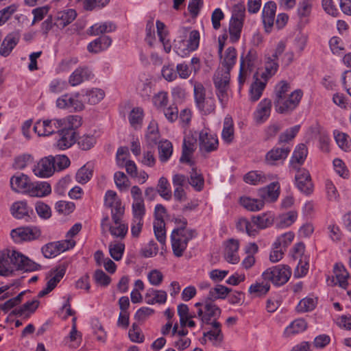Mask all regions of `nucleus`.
Instances as JSON below:
<instances>
[{"mask_svg": "<svg viewBox=\"0 0 351 351\" xmlns=\"http://www.w3.org/2000/svg\"><path fill=\"white\" fill-rule=\"evenodd\" d=\"M173 154L172 143L168 140L158 143V157L162 162H167Z\"/></svg>", "mask_w": 351, "mask_h": 351, "instance_id": "603ef678", "label": "nucleus"}, {"mask_svg": "<svg viewBox=\"0 0 351 351\" xmlns=\"http://www.w3.org/2000/svg\"><path fill=\"white\" fill-rule=\"evenodd\" d=\"M112 44V39L108 36H100L90 42L87 49L90 53H98L106 50Z\"/></svg>", "mask_w": 351, "mask_h": 351, "instance_id": "72a5a7b5", "label": "nucleus"}, {"mask_svg": "<svg viewBox=\"0 0 351 351\" xmlns=\"http://www.w3.org/2000/svg\"><path fill=\"white\" fill-rule=\"evenodd\" d=\"M34 174L38 178H47L54 173L52 156L42 158L32 168Z\"/></svg>", "mask_w": 351, "mask_h": 351, "instance_id": "4468645a", "label": "nucleus"}, {"mask_svg": "<svg viewBox=\"0 0 351 351\" xmlns=\"http://www.w3.org/2000/svg\"><path fill=\"white\" fill-rule=\"evenodd\" d=\"M190 185L197 191H200L204 188V180L202 175L194 167L190 172V177L188 180Z\"/></svg>", "mask_w": 351, "mask_h": 351, "instance_id": "4d7b16f0", "label": "nucleus"}, {"mask_svg": "<svg viewBox=\"0 0 351 351\" xmlns=\"http://www.w3.org/2000/svg\"><path fill=\"white\" fill-rule=\"evenodd\" d=\"M196 141V138L192 134H188L184 137L180 162L191 163V156L195 149Z\"/></svg>", "mask_w": 351, "mask_h": 351, "instance_id": "bb28decb", "label": "nucleus"}, {"mask_svg": "<svg viewBox=\"0 0 351 351\" xmlns=\"http://www.w3.org/2000/svg\"><path fill=\"white\" fill-rule=\"evenodd\" d=\"M196 106L202 114L207 115L215 112V100L212 96L205 95V89L201 83L195 82L193 86Z\"/></svg>", "mask_w": 351, "mask_h": 351, "instance_id": "39448f33", "label": "nucleus"}, {"mask_svg": "<svg viewBox=\"0 0 351 351\" xmlns=\"http://www.w3.org/2000/svg\"><path fill=\"white\" fill-rule=\"evenodd\" d=\"M229 80L230 77L226 73L222 77L215 75L214 83L217 88V95L223 108L226 106L228 101V85Z\"/></svg>", "mask_w": 351, "mask_h": 351, "instance_id": "2eb2a0df", "label": "nucleus"}, {"mask_svg": "<svg viewBox=\"0 0 351 351\" xmlns=\"http://www.w3.org/2000/svg\"><path fill=\"white\" fill-rule=\"evenodd\" d=\"M308 154V149L307 147L304 144H299L296 146L291 159V162L292 165L296 168L297 165H302L307 156Z\"/></svg>", "mask_w": 351, "mask_h": 351, "instance_id": "37998d69", "label": "nucleus"}, {"mask_svg": "<svg viewBox=\"0 0 351 351\" xmlns=\"http://www.w3.org/2000/svg\"><path fill=\"white\" fill-rule=\"evenodd\" d=\"M254 223L259 230L267 228L270 226L274 221L273 215L269 213H263L252 217Z\"/></svg>", "mask_w": 351, "mask_h": 351, "instance_id": "052dcab7", "label": "nucleus"}, {"mask_svg": "<svg viewBox=\"0 0 351 351\" xmlns=\"http://www.w3.org/2000/svg\"><path fill=\"white\" fill-rule=\"evenodd\" d=\"M92 71L86 66L77 68L69 77V84L72 86H76L84 81L93 78Z\"/></svg>", "mask_w": 351, "mask_h": 351, "instance_id": "393cba45", "label": "nucleus"}, {"mask_svg": "<svg viewBox=\"0 0 351 351\" xmlns=\"http://www.w3.org/2000/svg\"><path fill=\"white\" fill-rule=\"evenodd\" d=\"M302 96V90L296 89L280 101H274L276 110L280 114L290 113L299 106Z\"/></svg>", "mask_w": 351, "mask_h": 351, "instance_id": "6e6552de", "label": "nucleus"}, {"mask_svg": "<svg viewBox=\"0 0 351 351\" xmlns=\"http://www.w3.org/2000/svg\"><path fill=\"white\" fill-rule=\"evenodd\" d=\"M80 96V93L64 94L57 99L56 107L60 109L72 108L75 111H81L84 106Z\"/></svg>", "mask_w": 351, "mask_h": 351, "instance_id": "9b49d317", "label": "nucleus"}, {"mask_svg": "<svg viewBox=\"0 0 351 351\" xmlns=\"http://www.w3.org/2000/svg\"><path fill=\"white\" fill-rule=\"evenodd\" d=\"M245 8L241 5H237L233 9L228 28L230 40L232 43H237L240 39L245 19Z\"/></svg>", "mask_w": 351, "mask_h": 351, "instance_id": "423d86ee", "label": "nucleus"}, {"mask_svg": "<svg viewBox=\"0 0 351 351\" xmlns=\"http://www.w3.org/2000/svg\"><path fill=\"white\" fill-rule=\"evenodd\" d=\"M179 34L174 44V51L178 56L185 57L198 48L200 40L199 31L182 27Z\"/></svg>", "mask_w": 351, "mask_h": 351, "instance_id": "f03ea898", "label": "nucleus"}, {"mask_svg": "<svg viewBox=\"0 0 351 351\" xmlns=\"http://www.w3.org/2000/svg\"><path fill=\"white\" fill-rule=\"evenodd\" d=\"M334 137L337 144L342 150L345 152L350 150L351 139L348 134L335 130L334 132Z\"/></svg>", "mask_w": 351, "mask_h": 351, "instance_id": "e2e57ef3", "label": "nucleus"}, {"mask_svg": "<svg viewBox=\"0 0 351 351\" xmlns=\"http://www.w3.org/2000/svg\"><path fill=\"white\" fill-rule=\"evenodd\" d=\"M291 269L289 266L279 264L266 269L261 274V278L267 280L276 287L285 285L291 276Z\"/></svg>", "mask_w": 351, "mask_h": 351, "instance_id": "7ed1b4c3", "label": "nucleus"}, {"mask_svg": "<svg viewBox=\"0 0 351 351\" xmlns=\"http://www.w3.org/2000/svg\"><path fill=\"white\" fill-rule=\"evenodd\" d=\"M333 271L338 285L343 289L348 287L349 273L342 263H336L334 265Z\"/></svg>", "mask_w": 351, "mask_h": 351, "instance_id": "f704fd0d", "label": "nucleus"}, {"mask_svg": "<svg viewBox=\"0 0 351 351\" xmlns=\"http://www.w3.org/2000/svg\"><path fill=\"white\" fill-rule=\"evenodd\" d=\"M128 337L133 343H141L145 341V336L136 323H133L129 329Z\"/></svg>", "mask_w": 351, "mask_h": 351, "instance_id": "0e129e2a", "label": "nucleus"}, {"mask_svg": "<svg viewBox=\"0 0 351 351\" xmlns=\"http://www.w3.org/2000/svg\"><path fill=\"white\" fill-rule=\"evenodd\" d=\"M287 243H274L269 254V261L277 263L282 259L287 249Z\"/></svg>", "mask_w": 351, "mask_h": 351, "instance_id": "6e6d98bb", "label": "nucleus"}, {"mask_svg": "<svg viewBox=\"0 0 351 351\" xmlns=\"http://www.w3.org/2000/svg\"><path fill=\"white\" fill-rule=\"evenodd\" d=\"M276 12V4L274 1H268L263 7L262 20L265 31L271 32L274 24Z\"/></svg>", "mask_w": 351, "mask_h": 351, "instance_id": "412c9836", "label": "nucleus"}, {"mask_svg": "<svg viewBox=\"0 0 351 351\" xmlns=\"http://www.w3.org/2000/svg\"><path fill=\"white\" fill-rule=\"evenodd\" d=\"M297 217L298 213L293 210L282 214L278 218V226L280 228L290 226L295 221Z\"/></svg>", "mask_w": 351, "mask_h": 351, "instance_id": "338daca9", "label": "nucleus"}, {"mask_svg": "<svg viewBox=\"0 0 351 351\" xmlns=\"http://www.w3.org/2000/svg\"><path fill=\"white\" fill-rule=\"evenodd\" d=\"M270 288L271 285L269 282L267 280H263L262 278V280H258L254 283L252 284L248 289V292L256 296H262L266 295Z\"/></svg>", "mask_w": 351, "mask_h": 351, "instance_id": "79ce46f5", "label": "nucleus"}, {"mask_svg": "<svg viewBox=\"0 0 351 351\" xmlns=\"http://www.w3.org/2000/svg\"><path fill=\"white\" fill-rule=\"evenodd\" d=\"M237 228L249 236H255L258 234L259 229L257 228L253 220H247L245 218H240L237 222Z\"/></svg>", "mask_w": 351, "mask_h": 351, "instance_id": "a18cd8bd", "label": "nucleus"}, {"mask_svg": "<svg viewBox=\"0 0 351 351\" xmlns=\"http://www.w3.org/2000/svg\"><path fill=\"white\" fill-rule=\"evenodd\" d=\"M222 140L226 143H230L234 139V124L231 117L226 116L223 121L221 132Z\"/></svg>", "mask_w": 351, "mask_h": 351, "instance_id": "3c124183", "label": "nucleus"}, {"mask_svg": "<svg viewBox=\"0 0 351 351\" xmlns=\"http://www.w3.org/2000/svg\"><path fill=\"white\" fill-rule=\"evenodd\" d=\"M157 191L165 200L171 199L172 197L171 189L170 184L166 178L161 177L159 179L157 185Z\"/></svg>", "mask_w": 351, "mask_h": 351, "instance_id": "13d9d810", "label": "nucleus"}, {"mask_svg": "<svg viewBox=\"0 0 351 351\" xmlns=\"http://www.w3.org/2000/svg\"><path fill=\"white\" fill-rule=\"evenodd\" d=\"M114 226L109 228L110 234L117 239H123L128 233V226L127 224L121 223V220L117 223L115 222Z\"/></svg>", "mask_w": 351, "mask_h": 351, "instance_id": "69168bd1", "label": "nucleus"}, {"mask_svg": "<svg viewBox=\"0 0 351 351\" xmlns=\"http://www.w3.org/2000/svg\"><path fill=\"white\" fill-rule=\"evenodd\" d=\"M10 211L14 217L18 219L28 221L34 215V210L25 200L18 201L12 204Z\"/></svg>", "mask_w": 351, "mask_h": 351, "instance_id": "f3484780", "label": "nucleus"}, {"mask_svg": "<svg viewBox=\"0 0 351 351\" xmlns=\"http://www.w3.org/2000/svg\"><path fill=\"white\" fill-rule=\"evenodd\" d=\"M199 149L203 153L216 151L219 146L217 136L208 128H204L199 134Z\"/></svg>", "mask_w": 351, "mask_h": 351, "instance_id": "1a4fd4ad", "label": "nucleus"}, {"mask_svg": "<svg viewBox=\"0 0 351 351\" xmlns=\"http://www.w3.org/2000/svg\"><path fill=\"white\" fill-rule=\"evenodd\" d=\"M41 250L45 258H52L64 252L66 247L64 243H47Z\"/></svg>", "mask_w": 351, "mask_h": 351, "instance_id": "e433bc0d", "label": "nucleus"}, {"mask_svg": "<svg viewBox=\"0 0 351 351\" xmlns=\"http://www.w3.org/2000/svg\"><path fill=\"white\" fill-rule=\"evenodd\" d=\"M38 304L37 300L28 301L21 306L16 308L13 313L18 316L28 315L36 310L38 307Z\"/></svg>", "mask_w": 351, "mask_h": 351, "instance_id": "bf43d9fd", "label": "nucleus"}, {"mask_svg": "<svg viewBox=\"0 0 351 351\" xmlns=\"http://www.w3.org/2000/svg\"><path fill=\"white\" fill-rule=\"evenodd\" d=\"M15 269L34 271L40 270L41 265L14 247L0 249V276H10Z\"/></svg>", "mask_w": 351, "mask_h": 351, "instance_id": "f257e3e1", "label": "nucleus"}, {"mask_svg": "<svg viewBox=\"0 0 351 351\" xmlns=\"http://www.w3.org/2000/svg\"><path fill=\"white\" fill-rule=\"evenodd\" d=\"M313 8V0H300L297 14L301 21L307 22Z\"/></svg>", "mask_w": 351, "mask_h": 351, "instance_id": "de8ad7c7", "label": "nucleus"}, {"mask_svg": "<svg viewBox=\"0 0 351 351\" xmlns=\"http://www.w3.org/2000/svg\"><path fill=\"white\" fill-rule=\"evenodd\" d=\"M116 29V25L111 21L97 23L89 27L88 34L91 36H97L104 33L112 32L115 31Z\"/></svg>", "mask_w": 351, "mask_h": 351, "instance_id": "4c0bfd02", "label": "nucleus"}, {"mask_svg": "<svg viewBox=\"0 0 351 351\" xmlns=\"http://www.w3.org/2000/svg\"><path fill=\"white\" fill-rule=\"evenodd\" d=\"M278 60L272 58L270 56L267 55L266 62L265 64V71H258L260 77L266 80L267 82L269 78L276 74L278 69Z\"/></svg>", "mask_w": 351, "mask_h": 351, "instance_id": "ea45409f", "label": "nucleus"}, {"mask_svg": "<svg viewBox=\"0 0 351 351\" xmlns=\"http://www.w3.org/2000/svg\"><path fill=\"white\" fill-rule=\"evenodd\" d=\"M197 232L189 228H175L171 234V241H189L195 239Z\"/></svg>", "mask_w": 351, "mask_h": 351, "instance_id": "c9c22d12", "label": "nucleus"}, {"mask_svg": "<svg viewBox=\"0 0 351 351\" xmlns=\"http://www.w3.org/2000/svg\"><path fill=\"white\" fill-rule=\"evenodd\" d=\"M104 206L110 209L112 219L116 223L121 219L125 211V207L117 193L108 190L104 195Z\"/></svg>", "mask_w": 351, "mask_h": 351, "instance_id": "0eeeda50", "label": "nucleus"}, {"mask_svg": "<svg viewBox=\"0 0 351 351\" xmlns=\"http://www.w3.org/2000/svg\"><path fill=\"white\" fill-rule=\"evenodd\" d=\"M143 118L144 111L141 107L132 108L128 116L129 123L135 130L140 129L142 127Z\"/></svg>", "mask_w": 351, "mask_h": 351, "instance_id": "49530a36", "label": "nucleus"}, {"mask_svg": "<svg viewBox=\"0 0 351 351\" xmlns=\"http://www.w3.org/2000/svg\"><path fill=\"white\" fill-rule=\"evenodd\" d=\"M51 193V187L47 182H31L27 195L31 197H43Z\"/></svg>", "mask_w": 351, "mask_h": 351, "instance_id": "a878e982", "label": "nucleus"}, {"mask_svg": "<svg viewBox=\"0 0 351 351\" xmlns=\"http://www.w3.org/2000/svg\"><path fill=\"white\" fill-rule=\"evenodd\" d=\"M221 56V67L219 68L215 75L224 76L225 73L230 77V71L237 61V51L233 47H228L223 55Z\"/></svg>", "mask_w": 351, "mask_h": 351, "instance_id": "f8f14e48", "label": "nucleus"}, {"mask_svg": "<svg viewBox=\"0 0 351 351\" xmlns=\"http://www.w3.org/2000/svg\"><path fill=\"white\" fill-rule=\"evenodd\" d=\"M277 178V175L265 173L258 171H251L243 177L245 182L252 185L263 184Z\"/></svg>", "mask_w": 351, "mask_h": 351, "instance_id": "4be33fe9", "label": "nucleus"}, {"mask_svg": "<svg viewBox=\"0 0 351 351\" xmlns=\"http://www.w3.org/2000/svg\"><path fill=\"white\" fill-rule=\"evenodd\" d=\"M239 202L243 208L251 212L259 211L263 208L265 205L263 199L251 198L247 196L241 197Z\"/></svg>", "mask_w": 351, "mask_h": 351, "instance_id": "a19ab883", "label": "nucleus"}, {"mask_svg": "<svg viewBox=\"0 0 351 351\" xmlns=\"http://www.w3.org/2000/svg\"><path fill=\"white\" fill-rule=\"evenodd\" d=\"M239 243H228L224 252V258L227 262L231 264H237L240 258L238 254Z\"/></svg>", "mask_w": 351, "mask_h": 351, "instance_id": "c03bdc74", "label": "nucleus"}, {"mask_svg": "<svg viewBox=\"0 0 351 351\" xmlns=\"http://www.w3.org/2000/svg\"><path fill=\"white\" fill-rule=\"evenodd\" d=\"M75 134V132L72 130H60L56 136L55 146L60 150L71 147L76 141Z\"/></svg>", "mask_w": 351, "mask_h": 351, "instance_id": "a211bd4d", "label": "nucleus"}, {"mask_svg": "<svg viewBox=\"0 0 351 351\" xmlns=\"http://www.w3.org/2000/svg\"><path fill=\"white\" fill-rule=\"evenodd\" d=\"M31 182L29 176L21 173L14 175L10 178V186L12 191L27 195Z\"/></svg>", "mask_w": 351, "mask_h": 351, "instance_id": "5701e85b", "label": "nucleus"}, {"mask_svg": "<svg viewBox=\"0 0 351 351\" xmlns=\"http://www.w3.org/2000/svg\"><path fill=\"white\" fill-rule=\"evenodd\" d=\"M93 173L94 165L91 162H88L77 171L75 180L80 184H85L91 180Z\"/></svg>", "mask_w": 351, "mask_h": 351, "instance_id": "7c9ffc66", "label": "nucleus"}, {"mask_svg": "<svg viewBox=\"0 0 351 351\" xmlns=\"http://www.w3.org/2000/svg\"><path fill=\"white\" fill-rule=\"evenodd\" d=\"M63 130H72L79 128L82 125V118L78 115H69L61 119Z\"/></svg>", "mask_w": 351, "mask_h": 351, "instance_id": "680f3d73", "label": "nucleus"}, {"mask_svg": "<svg viewBox=\"0 0 351 351\" xmlns=\"http://www.w3.org/2000/svg\"><path fill=\"white\" fill-rule=\"evenodd\" d=\"M20 36L17 32H11L3 39L0 47V55L8 56L19 41Z\"/></svg>", "mask_w": 351, "mask_h": 351, "instance_id": "cd10ccee", "label": "nucleus"}, {"mask_svg": "<svg viewBox=\"0 0 351 351\" xmlns=\"http://www.w3.org/2000/svg\"><path fill=\"white\" fill-rule=\"evenodd\" d=\"M62 126L61 119L39 120L36 122L34 130L39 136H46L52 134L56 130L62 129Z\"/></svg>", "mask_w": 351, "mask_h": 351, "instance_id": "9d476101", "label": "nucleus"}, {"mask_svg": "<svg viewBox=\"0 0 351 351\" xmlns=\"http://www.w3.org/2000/svg\"><path fill=\"white\" fill-rule=\"evenodd\" d=\"M82 341V333L71 327L69 334L63 339V343L71 348H77Z\"/></svg>", "mask_w": 351, "mask_h": 351, "instance_id": "5fc2aeb1", "label": "nucleus"}, {"mask_svg": "<svg viewBox=\"0 0 351 351\" xmlns=\"http://www.w3.org/2000/svg\"><path fill=\"white\" fill-rule=\"evenodd\" d=\"M197 308V317L199 319L202 325L213 324L221 315V310L213 301L206 300L195 304Z\"/></svg>", "mask_w": 351, "mask_h": 351, "instance_id": "20e7f679", "label": "nucleus"}, {"mask_svg": "<svg viewBox=\"0 0 351 351\" xmlns=\"http://www.w3.org/2000/svg\"><path fill=\"white\" fill-rule=\"evenodd\" d=\"M40 235V230L36 227H20L13 229L10 232L14 241H28L38 239Z\"/></svg>", "mask_w": 351, "mask_h": 351, "instance_id": "ddd939ff", "label": "nucleus"}, {"mask_svg": "<svg viewBox=\"0 0 351 351\" xmlns=\"http://www.w3.org/2000/svg\"><path fill=\"white\" fill-rule=\"evenodd\" d=\"M146 142L149 145L153 147L159 143L160 134L158 124L155 121H150L145 134Z\"/></svg>", "mask_w": 351, "mask_h": 351, "instance_id": "09e8293b", "label": "nucleus"}, {"mask_svg": "<svg viewBox=\"0 0 351 351\" xmlns=\"http://www.w3.org/2000/svg\"><path fill=\"white\" fill-rule=\"evenodd\" d=\"M317 304V298L314 295H308L302 299L296 306L298 313L309 312L315 309Z\"/></svg>", "mask_w": 351, "mask_h": 351, "instance_id": "8fccbe9b", "label": "nucleus"}, {"mask_svg": "<svg viewBox=\"0 0 351 351\" xmlns=\"http://www.w3.org/2000/svg\"><path fill=\"white\" fill-rule=\"evenodd\" d=\"M211 329L204 332V339L205 341H208L215 346L219 345L223 339L221 331V325L219 322H215L213 324H210Z\"/></svg>", "mask_w": 351, "mask_h": 351, "instance_id": "c85d7f7f", "label": "nucleus"}, {"mask_svg": "<svg viewBox=\"0 0 351 351\" xmlns=\"http://www.w3.org/2000/svg\"><path fill=\"white\" fill-rule=\"evenodd\" d=\"M291 149L289 147H274L265 155V162L269 165H276L283 162L288 156Z\"/></svg>", "mask_w": 351, "mask_h": 351, "instance_id": "b1692460", "label": "nucleus"}, {"mask_svg": "<svg viewBox=\"0 0 351 351\" xmlns=\"http://www.w3.org/2000/svg\"><path fill=\"white\" fill-rule=\"evenodd\" d=\"M167 300V294L163 290L149 289L145 295V301L147 304L154 305L156 304H164Z\"/></svg>", "mask_w": 351, "mask_h": 351, "instance_id": "2f4dec72", "label": "nucleus"}, {"mask_svg": "<svg viewBox=\"0 0 351 351\" xmlns=\"http://www.w3.org/2000/svg\"><path fill=\"white\" fill-rule=\"evenodd\" d=\"M280 191L278 182H273L260 190L261 196L266 201L275 202L278 199Z\"/></svg>", "mask_w": 351, "mask_h": 351, "instance_id": "473e14b6", "label": "nucleus"}, {"mask_svg": "<svg viewBox=\"0 0 351 351\" xmlns=\"http://www.w3.org/2000/svg\"><path fill=\"white\" fill-rule=\"evenodd\" d=\"M52 163L55 171H62L69 167L71 161L66 155L52 156Z\"/></svg>", "mask_w": 351, "mask_h": 351, "instance_id": "774afa93", "label": "nucleus"}, {"mask_svg": "<svg viewBox=\"0 0 351 351\" xmlns=\"http://www.w3.org/2000/svg\"><path fill=\"white\" fill-rule=\"evenodd\" d=\"M295 184L303 193L310 195L313 191V184L309 172L305 169H300L295 174Z\"/></svg>", "mask_w": 351, "mask_h": 351, "instance_id": "dca6fc26", "label": "nucleus"}, {"mask_svg": "<svg viewBox=\"0 0 351 351\" xmlns=\"http://www.w3.org/2000/svg\"><path fill=\"white\" fill-rule=\"evenodd\" d=\"M77 13L73 9L58 12L55 17L54 25L62 29L71 23L76 18Z\"/></svg>", "mask_w": 351, "mask_h": 351, "instance_id": "c756f323", "label": "nucleus"}, {"mask_svg": "<svg viewBox=\"0 0 351 351\" xmlns=\"http://www.w3.org/2000/svg\"><path fill=\"white\" fill-rule=\"evenodd\" d=\"M307 322L304 319L298 318L291 322L285 329L284 333L289 337L304 332L307 328Z\"/></svg>", "mask_w": 351, "mask_h": 351, "instance_id": "58836bf2", "label": "nucleus"}, {"mask_svg": "<svg viewBox=\"0 0 351 351\" xmlns=\"http://www.w3.org/2000/svg\"><path fill=\"white\" fill-rule=\"evenodd\" d=\"M267 83V81L261 78L258 72L254 74L253 82L251 84L249 90V98L250 101L254 102L261 98Z\"/></svg>", "mask_w": 351, "mask_h": 351, "instance_id": "aec40b11", "label": "nucleus"}, {"mask_svg": "<svg viewBox=\"0 0 351 351\" xmlns=\"http://www.w3.org/2000/svg\"><path fill=\"white\" fill-rule=\"evenodd\" d=\"M271 101L269 99H263L256 106L253 113V118L257 124L265 123L270 117L271 111Z\"/></svg>", "mask_w": 351, "mask_h": 351, "instance_id": "6ab92c4d", "label": "nucleus"}, {"mask_svg": "<svg viewBox=\"0 0 351 351\" xmlns=\"http://www.w3.org/2000/svg\"><path fill=\"white\" fill-rule=\"evenodd\" d=\"M105 93L102 89L93 88L87 90L83 95L84 100L91 105H95L100 102L104 97Z\"/></svg>", "mask_w": 351, "mask_h": 351, "instance_id": "864d4df0", "label": "nucleus"}]
</instances>
